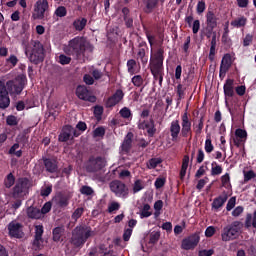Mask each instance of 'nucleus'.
Listing matches in <instances>:
<instances>
[{"label": "nucleus", "mask_w": 256, "mask_h": 256, "mask_svg": "<svg viewBox=\"0 0 256 256\" xmlns=\"http://www.w3.org/2000/svg\"><path fill=\"white\" fill-rule=\"evenodd\" d=\"M94 46L88 42L84 37L76 36L69 41L68 46L65 48V52L69 56H73L76 59L86 57L88 54H92Z\"/></svg>", "instance_id": "obj_1"}, {"label": "nucleus", "mask_w": 256, "mask_h": 256, "mask_svg": "<svg viewBox=\"0 0 256 256\" xmlns=\"http://www.w3.org/2000/svg\"><path fill=\"white\" fill-rule=\"evenodd\" d=\"M94 235V231L90 226L79 225L76 226L72 231V236L69 243L73 246L74 249H81L86 241Z\"/></svg>", "instance_id": "obj_2"}, {"label": "nucleus", "mask_w": 256, "mask_h": 256, "mask_svg": "<svg viewBox=\"0 0 256 256\" xmlns=\"http://www.w3.org/2000/svg\"><path fill=\"white\" fill-rule=\"evenodd\" d=\"M25 54L32 64L39 65L44 61L45 49L40 41L33 40L31 41L30 45L26 48Z\"/></svg>", "instance_id": "obj_3"}, {"label": "nucleus", "mask_w": 256, "mask_h": 256, "mask_svg": "<svg viewBox=\"0 0 256 256\" xmlns=\"http://www.w3.org/2000/svg\"><path fill=\"white\" fill-rule=\"evenodd\" d=\"M27 85L25 74H19L14 79L8 80L5 84L6 91L11 97L20 96Z\"/></svg>", "instance_id": "obj_4"}, {"label": "nucleus", "mask_w": 256, "mask_h": 256, "mask_svg": "<svg viewBox=\"0 0 256 256\" xmlns=\"http://www.w3.org/2000/svg\"><path fill=\"white\" fill-rule=\"evenodd\" d=\"M30 181L27 177H19L10 191L13 199H24L29 193Z\"/></svg>", "instance_id": "obj_5"}, {"label": "nucleus", "mask_w": 256, "mask_h": 256, "mask_svg": "<svg viewBox=\"0 0 256 256\" xmlns=\"http://www.w3.org/2000/svg\"><path fill=\"white\" fill-rule=\"evenodd\" d=\"M107 165L105 157L91 155L86 163V171L88 173H97L102 171Z\"/></svg>", "instance_id": "obj_6"}, {"label": "nucleus", "mask_w": 256, "mask_h": 256, "mask_svg": "<svg viewBox=\"0 0 256 256\" xmlns=\"http://www.w3.org/2000/svg\"><path fill=\"white\" fill-rule=\"evenodd\" d=\"M110 190L116 197L126 199L129 195V188L121 180H113L110 183Z\"/></svg>", "instance_id": "obj_7"}, {"label": "nucleus", "mask_w": 256, "mask_h": 256, "mask_svg": "<svg viewBox=\"0 0 256 256\" xmlns=\"http://www.w3.org/2000/svg\"><path fill=\"white\" fill-rule=\"evenodd\" d=\"M238 226H239L238 221H235L232 224L225 226L221 234L222 241L230 242L237 239L238 233H239Z\"/></svg>", "instance_id": "obj_8"}, {"label": "nucleus", "mask_w": 256, "mask_h": 256, "mask_svg": "<svg viewBox=\"0 0 256 256\" xmlns=\"http://www.w3.org/2000/svg\"><path fill=\"white\" fill-rule=\"evenodd\" d=\"M49 10V3L47 0H38L34 5L32 13L33 20H43L45 13Z\"/></svg>", "instance_id": "obj_9"}, {"label": "nucleus", "mask_w": 256, "mask_h": 256, "mask_svg": "<svg viewBox=\"0 0 256 256\" xmlns=\"http://www.w3.org/2000/svg\"><path fill=\"white\" fill-rule=\"evenodd\" d=\"M199 242H200V234L199 232H195L182 240L181 247L183 250H186V251L194 250Z\"/></svg>", "instance_id": "obj_10"}, {"label": "nucleus", "mask_w": 256, "mask_h": 256, "mask_svg": "<svg viewBox=\"0 0 256 256\" xmlns=\"http://www.w3.org/2000/svg\"><path fill=\"white\" fill-rule=\"evenodd\" d=\"M206 25V36L209 39L211 38L212 33L218 26V18L213 11H208L206 15Z\"/></svg>", "instance_id": "obj_11"}, {"label": "nucleus", "mask_w": 256, "mask_h": 256, "mask_svg": "<svg viewBox=\"0 0 256 256\" xmlns=\"http://www.w3.org/2000/svg\"><path fill=\"white\" fill-rule=\"evenodd\" d=\"M138 129L143 131L146 130L149 138H153L157 132L155 121L153 120V118L139 122Z\"/></svg>", "instance_id": "obj_12"}, {"label": "nucleus", "mask_w": 256, "mask_h": 256, "mask_svg": "<svg viewBox=\"0 0 256 256\" xmlns=\"http://www.w3.org/2000/svg\"><path fill=\"white\" fill-rule=\"evenodd\" d=\"M10 98L7 87L5 86V81L0 80V109L5 110L9 108Z\"/></svg>", "instance_id": "obj_13"}, {"label": "nucleus", "mask_w": 256, "mask_h": 256, "mask_svg": "<svg viewBox=\"0 0 256 256\" xmlns=\"http://www.w3.org/2000/svg\"><path fill=\"white\" fill-rule=\"evenodd\" d=\"M124 98V93L123 90L121 89H117L116 92L108 97L105 101V107L107 109H112L114 108L116 105H118Z\"/></svg>", "instance_id": "obj_14"}, {"label": "nucleus", "mask_w": 256, "mask_h": 256, "mask_svg": "<svg viewBox=\"0 0 256 256\" xmlns=\"http://www.w3.org/2000/svg\"><path fill=\"white\" fill-rule=\"evenodd\" d=\"M76 95L82 101H88L90 103H95L96 101V97L91 95L87 87L84 85H79L76 88Z\"/></svg>", "instance_id": "obj_15"}, {"label": "nucleus", "mask_w": 256, "mask_h": 256, "mask_svg": "<svg viewBox=\"0 0 256 256\" xmlns=\"http://www.w3.org/2000/svg\"><path fill=\"white\" fill-rule=\"evenodd\" d=\"M182 129H181V136L183 138H188L189 136H192V122L190 121L188 117V112H185L182 115Z\"/></svg>", "instance_id": "obj_16"}, {"label": "nucleus", "mask_w": 256, "mask_h": 256, "mask_svg": "<svg viewBox=\"0 0 256 256\" xmlns=\"http://www.w3.org/2000/svg\"><path fill=\"white\" fill-rule=\"evenodd\" d=\"M164 48L160 46L153 55V61L151 63V68H164Z\"/></svg>", "instance_id": "obj_17"}, {"label": "nucleus", "mask_w": 256, "mask_h": 256, "mask_svg": "<svg viewBox=\"0 0 256 256\" xmlns=\"http://www.w3.org/2000/svg\"><path fill=\"white\" fill-rule=\"evenodd\" d=\"M44 233V227L42 224L35 225V235L33 240V247L35 250H41L42 246L41 243H43L42 235Z\"/></svg>", "instance_id": "obj_18"}, {"label": "nucleus", "mask_w": 256, "mask_h": 256, "mask_svg": "<svg viewBox=\"0 0 256 256\" xmlns=\"http://www.w3.org/2000/svg\"><path fill=\"white\" fill-rule=\"evenodd\" d=\"M42 161L45 166L46 172H48L50 174H55L58 172L59 167H58L57 160L43 157Z\"/></svg>", "instance_id": "obj_19"}, {"label": "nucleus", "mask_w": 256, "mask_h": 256, "mask_svg": "<svg viewBox=\"0 0 256 256\" xmlns=\"http://www.w3.org/2000/svg\"><path fill=\"white\" fill-rule=\"evenodd\" d=\"M22 228V224L16 221H11L8 224L9 236L14 238H21L20 230Z\"/></svg>", "instance_id": "obj_20"}, {"label": "nucleus", "mask_w": 256, "mask_h": 256, "mask_svg": "<svg viewBox=\"0 0 256 256\" xmlns=\"http://www.w3.org/2000/svg\"><path fill=\"white\" fill-rule=\"evenodd\" d=\"M170 133L172 142H178L179 135L181 133V126L179 120H173L170 125Z\"/></svg>", "instance_id": "obj_21"}, {"label": "nucleus", "mask_w": 256, "mask_h": 256, "mask_svg": "<svg viewBox=\"0 0 256 256\" xmlns=\"http://www.w3.org/2000/svg\"><path fill=\"white\" fill-rule=\"evenodd\" d=\"M132 138H133V133L128 132L127 135L125 136L124 141L122 142V145L120 146V151L123 154H129L130 150L132 149Z\"/></svg>", "instance_id": "obj_22"}, {"label": "nucleus", "mask_w": 256, "mask_h": 256, "mask_svg": "<svg viewBox=\"0 0 256 256\" xmlns=\"http://www.w3.org/2000/svg\"><path fill=\"white\" fill-rule=\"evenodd\" d=\"M193 14L186 16L185 23L188 25L189 28H192L193 34H198L200 30V21L197 19L194 22Z\"/></svg>", "instance_id": "obj_23"}, {"label": "nucleus", "mask_w": 256, "mask_h": 256, "mask_svg": "<svg viewBox=\"0 0 256 256\" xmlns=\"http://www.w3.org/2000/svg\"><path fill=\"white\" fill-rule=\"evenodd\" d=\"M72 126L71 125H65L62 129V132L58 136V141L61 143H66L69 141L71 135H72Z\"/></svg>", "instance_id": "obj_24"}, {"label": "nucleus", "mask_w": 256, "mask_h": 256, "mask_svg": "<svg viewBox=\"0 0 256 256\" xmlns=\"http://www.w3.org/2000/svg\"><path fill=\"white\" fill-rule=\"evenodd\" d=\"M159 2L163 5L165 0H145L144 12L151 14L157 8Z\"/></svg>", "instance_id": "obj_25"}, {"label": "nucleus", "mask_w": 256, "mask_h": 256, "mask_svg": "<svg viewBox=\"0 0 256 256\" xmlns=\"http://www.w3.org/2000/svg\"><path fill=\"white\" fill-rule=\"evenodd\" d=\"M151 73L155 81H159L160 87H162L164 79V67H151Z\"/></svg>", "instance_id": "obj_26"}, {"label": "nucleus", "mask_w": 256, "mask_h": 256, "mask_svg": "<svg viewBox=\"0 0 256 256\" xmlns=\"http://www.w3.org/2000/svg\"><path fill=\"white\" fill-rule=\"evenodd\" d=\"M248 18L241 15L231 21V26L235 29H244L247 26Z\"/></svg>", "instance_id": "obj_27"}, {"label": "nucleus", "mask_w": 256, "mask_h": 256, "mask_svg": "<svg viewBox=\"0 0 256 256\" xmlns=\"http://www.w3.org/2000/svg\"><path fill=\"white\" fill-rule=\"evenodd\" d=\"M124 23L127 29H133V17L130 15V10L128 7H124L122 9Z\"/></svg>", "instance_id": "obj_28"}, {"label": "nucleus", "mask_w": 256, "mask_h": 256, "mask_svg": "<svg viewBox=\"0 0 256 256\" xmlns=\"http://www.w3.org/2000/svg\"><path fill=\"white\" fill-rule=\"evenodd\" d=\"M224 94L226 97L232 98L235 95L234 91V80L233 79H227L224 84Z\"/></svg>", "instance_id": "obj_29"}, {"label": "nucleus", "mask_w": 256, "mask_h": 256, "mask_svg": "<svg viewBox=\"0 0 256 256\" xmlns=\"http://www.w3.org/2000/svg\"><path fill=\"white\" fill-rule=\"evenodd\" d=\"M27 217L32 220H39L42 218L41 211L37 207L30 206L26 210Z\"/></svg>", "instance_id": "obj_30"}, {"label": "nucleus", "mask_w": 256, "mask_h": 256, "mask_svg": "<svg viewBox=\"0 0 256 256\" xmlns=\"http://www.w3.org/2000/svg\"><path fill=\"white\" fill-rule=\"evenodd\" d=\"M228 196L227 195H220L216 198H214L213 203H212V208L218 211L223 205L227 202Z\"/></svg>", "instance_id": "obj_31"}, {"label": "nucleus", "mask_w": 256, "mask_h": 256, "mask_svg": "<svg viewBox=\"0 0 256 256\" xmlns=\"http://www.w3.org/2000/svg\"><path fill=\"white\" fill-rule=\"evenodd\" d=\"M212 40H211V47H210V53H209V60L211 62H214L215 55H216V46H217V34L216 32L212 33Z\"/></svg>", "instance_id": "obj_32"}, {"label": "nucleus", "mask_w": 256, "mask_h": 256, "mask_svg": "<svg viewBox=\"0 0 256 256\" xmlns=\"http://www.w3.org/2000/svg\"><path fill=\"white\" fill-rule=\"evenodd\" d=\"M245 227L247 229L253 227L256 229V210L254 213H247L246 220H245Z\"/></svg>", "instance_id": "obj_33"}, {"label": "nucleus", "mask_w": 256, "mask_h": 256, "mask_svg": "<svg viewBox=\"0 0 256 256\" xmlns=\"http://www.w3.org/2000/svg\"><path fill=\"white\" fill-rule=\"evenodd\" d=\"M86 25H87L86 18H78V19L74 20V22H73V28L77 32H82L85 29Z\"/></svg>", "instance_id": "obj_34"}, {"label": "nucleus", "mask_w": 256, "mask_h": 256, "mask_svg": "<svg viewBox=\"0 0 256 256\" xmlns=\"http://www.w3.org/2000/svg\"><path fill=\"white\" fill-rule=\"evenodd\" d=\"M55 201L60 208H66L69 205V197L64 194L57 195Z\"/></svg>", "instance_id": "obj_35"}, {"label": "nucleus", "mask_w": 256, "mask_h": 256, "mask_svg": "<svg viewBox=\"0 0 256 256\" xmlns=\"http://www.w3.org/2000/svg\"><path fill=\"white\" fill-rule=\"evenodd\" d=\"M15 181H16V178H15V176L13 175V173H12V172L8 173V174L6 175V177L4 178V187H5L6 189L12 188V187L16 184Z\"/></svg>", "instance_id": "obj_36"}, {"label": "nucleus", "mask_w": 256, "mask_h": 256, "mask_svg": "<svg viewBox=\"0 0 256 256\" xmlns=\"http://www.w3.org/2000/svg\"><path fill=\"white\" fill-rule=\"evenodd\" d=\"M64 231H65V229L63 226H57V227L53 228V230H52L53 241L59 242L61 240V237H62Z\"/></svg>", "instance_id": "obj_37"}, {"label": "nucleus", "mask_w": 256, "mask_h": 256, "mask_svg": "<svg viewBox=\"0 0 256 256\" xmlns=\"http://www.w3.org/2000/svg\"><path fill=\"white\" fill-rule=\"evenodd\" d=\"M131 83L136 87V88H141L140 92H143L144 90V79L142 77V75H135L132 77L131 79Z\"/></svg>", "instance_id": "obj_38"}, {"label": "nucleus", "mask_w": 256, "mask_h": 256, "mask_svg": "<svg viewBox=\"0 0 256 256\" xmlns=\"http://www.w3.org/2000/svg\"><path fill=\"white\" fill-rule=\"evenodd\" d=\"M127 70H128V73L133 76L135 74L138 73V69H137V62L136 60L134 59H129L127 61Z\"/></svg>", "instance_id": "obj_39"}, {"label": "nucleus", "mask_w": 256, "mask_h": 256, "mask_svg": "<svg viewBox=\"0 0 256 256\" xmlns=\"http://www.w3.org/2000/svg\"><path fill=\"white\" fill-rule=\"evenodd\" d=\"M223 173V168L221 165H219L216 161L212 162V169H211V175L212 176H219Z\"/></svg>", "instance_id": "obj_40"}, {"label": "nucleus", "mask_w": 256, "mask_h": 256, "mask_svg": "<svg viewBox=\"0 0 256 256\" xmlns=\"http://www.w3.org/2000/svg\"><path fill=\"white\" fill-rule=\"evenodd\" d=\"M29 137L25 133L18 134L16 137V144L22 145L23 148L28 144Z\"/></svg>", "instance_id": "obj_41"}, {"label": "nucleus", "mask_w": 256, "mask_h": 256, "mask_svg": "<svg viewBox=\"0 0 256 256\" xmlns=\"http://www.w3.org/2000/svg\"><path fill=\"white\" fill-rule=\"evenodd\" d=\"M162 163V159L161 158H151L149 160V162L147 163V168L152 170L157 168L160 164Z\"/></svg>", "instance_id": "obj_42"}, {"label": "nucleus", "mask_w": 256, "mask_h": 256, "mask_svg": "<svg viewBox=\"0 0 256 256\" xmlns=\"http://www.w3.org/2000/svg\"><path fill=\"white\" fill-rule=\"evenodd\" d=\"M19 59L16 57V55L11 54L7 59H6V65L9 66L10 68H15L16 65L18 64Z\"/></svg>", "instance_id": "obj_43"}, {"label": "nucleus", "mask_w": 256, "mask_h": 256, "mask_svg": "<svg viewBox=\"0 0 256 256\" xmlns=\"http://www.w3.org/2000/svg\"><path fill=\"white\" fill-rule=\"evenodd\" d=\"M137 59L141 61L143 65L148 63V57L146 56V52L144 48H140L137 53Z\"/></svg>", "instance_id": "obj_44"}, {"label": "nucleus", "mask_w": 256, "mask_h": 256, "mask_svg": "<svg viewBox=\"0 0 256 256\" xmlns=\"http://www.w3.org/2000/svg\"><path fill=\"white\" fill-rule=\"evenodd\" d=\"M17 149H19V144L14 143L9 149V154L15 155L17 158H20L22 156V150L16 151Z\"/></svg>", "instance_id": "obj_45"}, {"label": "nucleus", "mask_w": 256, "mask_h": 256, "mask_svg": "<svg viewBox=\"0 0 256 256\" xmlns=\"http://www.w3.org/2000/svg\"><path fill=\"white\" fill-rule=\"evenodd\" d=\"M151 209L150 205L148 203L144 204L141 213H140V217L141 219L143 218H149L152 213L149 211Z\"/></svg>", "instance_id": "obj_46"}, {"label": "nucleus", "mask_w": 256, "mask_h": 256, "mask_svg": "<svg viewBox=\"0 0 256 256\" xmlns=\"http://www.w3.org/2000/svg\"><path fill=\"white\" fill-rule=\"evenodd\" d=\"M120 116L123 118V119H130L132 118V113H131V110L128 108V107H123L120 111Z\"/></svg>", "instance_id": "obj_47"}, {"label": "nucleus", "mask_w": 256, "mask_h": 256, "mask_svg": "<svg viewBox=\"0 0 256 256\" xmlns=\"http://www.w3.org/2000/svg\"><path fill=\"white\" fill-rule=\"evenodd\" d=\"M80 193L85 196H92L94 194V190L91 186L83 185L80 189Z\"/></svg>", "instance_id": "obj_48"}, {"label": "nucleus", "mask_w": 256, "mask_h": 256, "mask_svg": "<svg viewBox=\"0 0 256 256\" xmlns=\"http://www.w3.org/2000/svg\"><path fill=\"white\" fill-rule=\"evenodd\" d=\"M221 182H222V187H224L226 189H229V187L231 186L230 174L229 173H225L224 175H222Z\"/></svg>", "instance_id": "obj_49"}, {"label": "nucleus", "mask_w": 256, "mask_h": 256, "mask_svg": "<svg viewBox=\"0 0 256 256\" xmlns=\"http://www.w3.org/2000/svg\"><path fill=\"white\" fill-rule=\"evenodd\" d=\"M144 189V185L141 179L135 180L133 185V193L136 194Z\"/></svg>", "instance_id": "obj_50"}, {"label": "nucleus", "mask_w": 256, "mask_h": 256, "mask_svg": "<svg viewBox=\"0 0 256 256\" xmlns=\"http://www.w3.org/2000/svg\"><path fill=\"white\" fill-rule=\"evenodd\" d=\"M185 91H186V88H184L183 85L179 83L176 88L178 101H181L184 98Z\"/></svg>", "instance_id": "obj_51"}, {"label": "nucleus", "mask_w": 256, "mask_h": 256, "mask_svg": "<svg viewBox=\"0 0 256 256\" xmlns=\"http://www.w3.org/2000/svg\"><path fill=\"white\" fill-rule=\"evenodd\" d=\"M67 15V10L64 6H59L56 10H55V16L58 18H64Z\"/></svg>", "instance_id": "obj_52"}, {"label": "nucleus", "mask_w": 256, "mask_h": 256, "mask_svg": "<svg viewBox=\"0 0 256 256\" xmlns=\"http://www.w3.org/2000/svg\"><path fill=\"white\" fill-rule=\"evenodd\" d=\"M105 135V128L100 126L93 131L94 138H103Z\"/></svg>", "instance_id": "obj_53"}, {"label": "nucleus", "mask_w": 256, "mask_h": 256, "mask_svg": "<svg viewBox=\"0 0 256 256\" xmlns=\"http://www.w3.org/2000/svg\"><path fill=\"white\" fill-rule=\"evenodd\" d=\"M84 213L83 207H78L73 213H72V220L77 221L81 218L82 214Z\"/></svg>", "instance_id": "obj_54"}, {"label": "nucleus", "mask_w": 256, "mask_h": 256, "mask_svg": "<svg viewBox=\"0 0 256 256\" xmlns=\"http://www.w3.org/2000/svg\"><path fill=\"white\" fill-rule=\"evenodd\" d=\"M214 150V145L212 144V140L210 136H207L206 142H205V151L210 154Z\"/></svg>", "instance_id": "obj_55"}, {"label": "nucleus", "mask_w": 256, "mask_h": 256, "mask_svg": "<svg viewBox=\"0 0 256 256\" xmlns=\"http://www.w3.org/2000/svg\"><path fill=\"white\" fill-rule=\"evenodd\" d=\"M51 208H52L51 202L50 201L45 202L43 207L40 210L41 216L49 213L51 211Z\"/></svg>", "instance_id": "obj_56"}, {"label": "nucleus", "mask_w": 256, "mask_h": 256, "mask_svg": "<svg viewBox=\"0 0 256 256\" xmlns=\"http://www.w3.org/2000/svg\"><path fill=\"white\" fill-rule=\"evenodd\" d=\"M254 36L250 33L246 34V37L243 39V46L249 47L253 43Z\"/></svg>", "instance_id": "obj_57"}, {"label": "nucleus", "mask_w": 256, "mask_h": 256, "mask_svg": "<svg viewBox=\"0 0 256 256\" xmlns=\"http://www.w3.org/2000/svg\"><path fill=\"white\" fill-rule=\"evenodd\" d=\"M206 10V3L204 0H201L197 4V14L202 15Z\"/></svg>", "instance_id": "obj_58"}, {"label": "nucleus", "mask_w": 256, "mask_h": 256, "mask_svg": "<svg viewBox=\"0 0 256 256\" xmlns=\"http://www.w3.org/2000/svg\"><path fill=\"white\" fill-rule=\"evenodd\" d=\"M120 209V204L119 202H112L109 206H108V213L112 214L115 211H118Z\"/></svg>", "instance_id": "obj_59"}, {"label": "nucleus", "mask_w": 256, "mask_h": 256, "mask_svg": "<svg viewBox=\"0 0 256 256\" xmlns=\"http://www.w3.org/2000/svg\"><path fill=\"white\" fill-rule=\"evenodd\" d=\"M166 179L164 177H158L155 181V188L161 189L165 186Z\"/></svg>", "instance_id": "obj_60"}, {"label": "nucleus", "mask_w": 256, "mask_h": 256, "mask_svg": "<svg viewBox=\"0 0 256 256\" xmlns=\"http://www.w3.org/2000/svg\"><path fill=\"white\" fill-rule=\"evenodd\" d=\"M159 239H160V233L159 232L151 233L149 243L152 244V245H155L158 242Z\"/></svg>", "instance_id": "obj_61"}, {"label": "nucleus", "mask_w": 256, "mask_h": 256, "mask_svg": "<svg viewBox=\"0 0 256 256\" xmlns=\"http://www.w3.org/2000/svg\"><path fill=\"white\" fill-rule=\"evenodd\" d=\"M70 62H71V58L70 57H68V56H66V55H64V54H61L60 56H59V63L61 64V65H69L70 64Z\"/></svg>", "instance_id": "obj_62"}, {"label": "nucleus", "mask_w": 256, "mask_h": 256, "mask_svg": "<svg viewBox=\"0 0 256 256\" xmlns=\"http://www.w3.org/2000/svg\"><path fill=\"white\" fill-rule=\"evenodd\" d=\"M231 68V66L222 64L220 65V78H225L227 72L229 71V69Z\"/></svg>", "instance_id": "obj_63"}, {"label": "nucleus", "mask_w": 256, "mask_h": 256, "mask_svg": "<svg viewBox=\"0 0 256 256\" xmlns=\"http://www.w3.org/2000/svg\"><path fill=\"white\" fill-rule=\"evenodd\" d=\"M216 233V228L215 226H208L207 229L205 230V235L207 238H211L214 236V234Z\"/></svg>", "instance_id": "obj_64"}]
</instances>
